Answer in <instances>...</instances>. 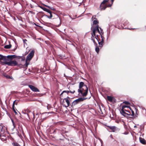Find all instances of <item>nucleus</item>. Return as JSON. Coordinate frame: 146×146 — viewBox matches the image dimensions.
Listing matches in <instances>:
<instances>
[{
    "instance_id": "1",
    "label": "nucleus",
    "mask_w": 146,
    "mask_h": 146,
    "mask_svg": "<svg viewBox=\"0 0 146 146\" xmlns=\"http://www.w3.org/2000/svg\"><path fill=\"white\" fill-rule=\"evenodd\" d=\"M79 88L78 90L79 96L85 97L86 96L88 92V88L83 82H80Z\"/></svg>"
},
{
    "instance_id": "2",
    "label": "nucleus",
    "mask_w": 146,
    "mask_h": 146,
    "mask_svg": "<svg viewBox=\"0 0 146 146\" xmlns=\"http://www.w3.org/2000/svg\"><path fill=\"white\" fill-rule=\"evenodd\" d=\"M68 132V131L65 130V129L64 127L56 128L53 130V133L56 135L61 134L63 135V134Z\"/></svg>"
},
{
    "instance_id": "3",
    "label": "nucleus",
    "mask_w": 146,
    "mask_h": 146,
    "mask_svg": "<svg viewBox=\"0 0 146 146\" xmlns=\"http://www.w3.org/2000/svg\"><path fill=\"white\" fill-rule=\"evenodd\" d=\"M35 51L34 50H32L30 52L29 54L27 56L25 64L24 65L25 68L27 69L28 66L29 64V61L32 59L34 55V53Z\"/></svg>"
},
{
    "instance_id": "4",
    "label": "nucleus",
    "mask_w": 146,
    "mask_h": 146,
    "mask_svg": "<svg viewBox=\"0 0 146 146\" xmlns=\"http://www.w3.org/2000/svg\"><path fill=\"white\" fill-rule=\"evenodd\" d=\"M108 1L109 0H104L100 5L99 7L100 10L101 11L104 10H105L107 7H111L112 5V4L108 5L107 4V3H108Z\"/></svg>"
},
{
    "instance_id": "5",
    "label": "nucleus",
    "mask_w": 146,
    "mask_h": 146,
    "mask_svg": "<svg viewBox=\"0 0 146 146\" xmlns=\"http://www.w3.org/2000/svg\"><path fill=\"white\" fill-rule=\"evenodd\" d=\"M130 110H128L126 112H121V113L125 117H127L128 115L134 116L135 115L134 111L130 108Z\"/></svg>"
},
{
    "instance_id": "6",
    "label": "nucleus",
    "mask_w": 146,
    "mask_h": 146,
    "mask_svg": "<svg viewBox=\"0 0 146 146\" xmlns=\"http://www.w3.org/2000/svg\"><path fill=\"white\" fill-rule=\"evenodd\" d=\"M25 113L27 114V115L28 116V117H29V119H31V118L32 116H33V119H35V113L34 112V111L33 112H32L29 110L27 109L25 110Z\"/></svg>"
},
{
    "instance_id": "7",
    "label": "nucleus",
    "mask_w": 146,
    "mask_h": 146,
    "mask_svg": "<svg viewBox=\"0 0 146 146\" xmlns=\"http://www.w3.org/2000/svg\"><path fill=\"white\" fill-rule=\"evenodd\" d=\"M86 99L87 98H78V99L75 100L72 102L71 106L73 107L75 106L79 103L80 102L83 101L84 100Z\"/></svg>"
},
{
    "instance_id": "8",
    "label": "nucleus",
    "mask_w": 146,
    "mask_h": 146,
    "mask_svg": "<svg viewBox=\"0 0 146 146\" xmlns=\"http://www.w3.org/2000/svg\"><path fill=\"white\" fill-rule=\"evenodd\" d=\"M5 64L8 66H15L18 65V63L16 61L12 60L9 62H6Z\"/></svg>"
},
{
    "instance_id": "9",
    "label": "nucleus",
    "mask_w": 146,
    "mask_h": 146,
    "mask_svg": "<svg viewBox=\"0 0 146 146\" xmlns=\"http://www.w3.org/2000/svg\"><path fill=\"white\" fill-rule=\"evenodd\" d=\"M101 36V41L99 42L98 44H99V46L100 48L102 47L104 44V34L102 35H100Z\"/></svg>"
},
{
    "instance_id": "10",
    "label": "nucleus",
    "mask_w": 146,
    "mask_h": 146,
    "mask_svg": "<svg viewBox=\"0 0 146 146\" xmlns=\"http://www.w3.org/2000/svg\"><path fill=\"white\" fill-rule=\"evenodd\" d=\"M70 93L72 94H74L75 92V91L74 90H73V91H71L69 90H64L63 91L62 93L60 94V97L61 98H62V99L64 98H63V94L64 93H66L67 95H68L69 93Z\"/></svg>"
},
{
    "instance_id": "11",
    "label": "nucleus",
    "mask_w": 146,
    "mask_h": 146,
    "mask_svg": "<svg viewBox=\"0 0 146 146\" xmlns=\"http://www.w3.org/2000/svg\"><path fill=\"white\" fill-rule=\"evenodd\" d=\"M43 10L44 11L47 12L49 13V15L47 16V17L49 19H51L52 17V12L49 9H47L45 7L44 8V9H43Z\"/></svg>"
},
{
    "instance_id": "12",
    "label": "nucleus",
    "mask_w": 146,
    "mask_h": 146,
    "mask_svg": "<svg viewBox=\"0 0 146 146\" xmlns=\"http://www.w3.org/2000/svg\"><path fill=\"white\" fill-rule=\"evenodd\" d=\"M99 27L98 25H97L95 27L93 30V32L94 35H95V33L97 32H98L100 35V31L99 29Z\"/></svg>"
},
{
    "instance_id": "13",
    "label": "nucleus",
    "mask_w": 146,
    "mask_h": 146,
    "mask_svg": "<svg viewBox=\"0 0 146 146\" xmlns=\"http://www.w3.org/2000/svg\"><path fill=\"white\" fill-rule=\"evenodd\" d=\"M104 105L101 104L99 105V108L100 110L98 111L99 113L102 114H103L104 113L102 111V110H104Z\"/></svg>"
},
{
    "instance_id": "14",
    "label": "nucleus",
    "mask_w": 146,
    "mask_h": 146,
    "mask_svg": "<svg viewBox=\"0 0 146 146\" xmlns=\"http://www.w3.org/2000/svg\"><path fill=\"white\" fill-rule=\"evenodd\" d=\"M29 87L33 91L35 92H39V90L36 88L32 85H29Z\"/></svg>"
},
{
    "instance_id": "15",
    "label": "nucleus",
    "mask_w": 146,
    "mask_h": 146,
    "mask_svg": "<svg viewBox=\"0 0 146 146\" xmlns=\"http://www.w3.org/2000/svg\"><path fill=\"white\" fill-rule=\"evenodd\" d=\"M64 100H65L66 102L67 103V105L66 106V107L69 106L70 105V98L68 96L66 98H64Z\"/></svg>"
},
{
    "instance_id": "16",
    "label": "nucleus",
    "mask_w": 146,
    "mask_h": 146,
    "mask_svg": "<svg viewBox=\"0 0 146 146\" xmlns=\"http://www.w3.org/2000/svg\"><path fill=\"white\" fill-rule=\"evenodd\" d=\"M3 75L7 79H11L13 80H14V78H13V77L12 76H10L9 75L5 73H3Z\"/></svg>"
},
{
    "instance_id": "17",
    "label": "nucleus",
    "mask_w": 146,
    "mask_h": 146,
    "mask_svg": "<svg viewBox=\"0 0 146 146\" xmlns=\"http://www.w3.org/2000/svg\"><path fill=\"white\" fill-rule=\"evenodd\" d=\"M108 127L111 130V131L115 132L117 130L115 126H108Z\"/></svg>"
},
{
    "instance_id": "18",
    "label": "nucleus",
    "mask_w": 146,
    "mask_h": 146,
    "mask_svg": "<svg viewBox=\"0 0 146 146\" xmlns=\"http://www.w3.org/2000/svg\"><path fill=\"white\" fill-rule=\"evenodd\" d=\"M17 56L15 55H8L7 56L6 58H7L9 59L10 60H12L14 58H17Z\"/></svg>"
},
{
    "instance_id": "19",
    "label": "nucleus",
    "mask_w": 146,
    "mask_h": 146,
    "mask_svg": "<svg viewBox=\"0 0 146 146\" xmlns=\"http://www.w3.org/2000/svg\"><path fill=\"white\" fill-rule=\"evenodd\" d=\"M55 125H64V122L62 121H59L56 123H54Z\"/></svg>"
},
{
    "instance_id": "20",
    "label": "nucleus",
    "mask_w": 146,
    "mask_h": 146,
    "mask_svg": "<svg viewBox=\"0 0 146 146\" xmlns=\"http://www.w3.org/2000/svg\"><path fill=\"white\" fill-rule=\"evenodd\" d=\"M139 140L140 142L142 144L144 145L146 144V141L144 139L140 137Z\"/></svg>"
},
{
    "instance_id": "21",
    "label": "nucleus",
    "mask_w": 146,
    "mask_h": 146,
    "mask_svg": "<svg viewBox=\"0 0 146 146\" xmlns=\"http://www.w3.org/2000/svg\"><path fill=\"white\" fill-rule=\"evenodd\" d=\"M130 108V107L129 106H127L126 105L123 106L122 107V109L120 111V113H121V112H124L123 111V109H125L126 108H129V109Z\"/></svg>"
},
{
    "instance_id": "22",
    "label": "nucleus",
    "mask_w": 146,
    "mask_h": 146,
    "mask_svg": "<svg viewBox=\"0 0 146 146\" xmlns=\"http://www.w3.org/2000/svg\"><path fill=\"white\" fill-rule=\"evenodd\" d=\"M113 97L110 96H107V99L110 102H111L112 101Z\"/></svg>"
},
{
    "instance_id": "23",
    "label": "nucleus",
    "mask_w": 146,
    "mask_h": 146,
    "mask_svg": "<svg viewBox=\"0 0 146 146\" xmlns=\"http://www.w3.org/2000/svg\"><path fill=\"white\" fill-rule=\"evenodd\" d=\"M94 36H95V38H96V39L97 40L98 43L99 42H100V40L99 38V37L100 35H96V33H95V35Z\"/></svg>"
},
{
    "instance_id": "24",
    "label": "nucleus",
    "mask_w": 146,
    "mask_h": 146,
    "mask_svg": "<svg viewBox=\"0 0 146 146\" xmlns=\"http://www.w3.org/2000/svg\"><path fill=\"white\" fill-rule=\"evenodd\" d=\"M4 130L3 129V127L0 125V133L1 134H3L4 133Z\"/></svg>"
},
{
    "instance_id": "25",
    "label": "nucleus",
    "mask_w": 146,
    "mask_h": 146,
    "mask_svg": "<svg viewBox=\"0 0 146 146\" xmlns=\"http://www.w3.org/2000/svg\"><path fill=\"white\" fill-rule=\"evenodd\" d=\"M12 45L11 44L5 45L4 48L5 49H9L11 48Z\"/></svg>"
},
{
    "instance_id": "26",
    "label": "nucleus",
    "mask_w": 146,
    "mask_h": 146,
    "mask_svg": "<svg viewBox=\"0 0 146 146\" xmlns=\"http://www.w3.org/2000/svg\"><path fill=\"white\" fill-rule=\"evenodd\" d=\"M12 110L13 111H14L15 114H17V111H18L17 110V109L15 108V107H13V106H12Z\"/></svg>"
},
{
    "instance_id": "27",
    "label": "nucleus",
    "mask_w": 146,
    "mask_h": 146,
    "mask_svg": "<svg viewBox=\"0 0 146 146\" xmlns=\"http://www.w3.org/2000/svg\"><path fill=\"white\" fill-rule=\"evenodd\" d=\"M21 129L19 128V131L20 133H22L23 134H24V132L23 131V129L22 127H20Z\"/></svg>"
},
{
    "instance_id": "28",
    "label": "nucleus",
    "mask_w": 146,
    "mask_h": 146,
    "mask_svg": "<svg viewBox=\"0 0 146 146\" xmlns=\"http://www.w3.org/2000/svg\"><path fill=\"white\" fill-rule=\"evenodd\" d=\"M96 46L95 50L97 53H98L99 52L100 49L98 46L97 45V46Z\"/></svg>"
},
{
    "instance_id": "29",
    "label": "nucleus",
    "mask_w": 146,
    "mask_h": 146,
    "mask_svg": "<svg viewBox=\"0 0 146 146\" xmlns=\"http://www.w3.org/2000/svg\"><path fill=\"white\" fill-rule=\"evenodd\" d=\"M18 101H19L18 100H16L13 102V105H12V106H13V107H14L15 104H16V105H17V104L18 102Z\"/></svg>"
},
{
    "instance_id": "30",
    "label": "nucleus",
    "mask_w": 146,
    "mask_h": 146,
    "mask_svg": "<svg viewBox=\"0 0 146 146\" xmlns=\"http://www.w3.org/2000/svg\"><path fill=\"white\" fill-rule=\"evenodd\" d=\"M46 6L48 8L51 9V10L54 11L55 10V9L53 7H51L48 5H46Z\"/></svg>"
},
{
    "instance_id": "31",
    "label": "nucleus",
    "mask_w": 146,
    "mask_h": 146,
    "mask_svg": "<svg viewBox=\"0 0 146 146\" xmlns=\"http://www.w3.org/2000/svg\"><path fill=\"white\" fill-rule=\"evenodd\" d=\"M13 144L14 146H21L18 143L16 142L13 143Z\"/></svg>"
},
{
    "instance_id": "32",
    "label": "nucleus",
    "mask_w": 146,
    "mask_h": 146,
    "mask_svg": "<svg viewBox=\"0 0 146 146\" xmlns=\"http://www.w3.org/2000/svg\"><path fill=\"white\" fill-rule=\"evenodd\" d=\"M99 23V22L98 21L95 20L93 21V24L94 25H96L98 23Z\"/></svg>"
},
{
    "instance_id": "33",
    "label": "nucleus",
    "mask_w": 146,
    "mask_h": 146,
    "mask_svg": "<svg viewBox=\"0 0 146 146\" xmlns=\"http://www.w3.org/2000/svg\"><path fill=\"white\" fill-rule=\"evenodd\" d=\"M123 103L127 105H130L131 104L128 101H124L123 102Z\"/></svg>"
},
{
    "instance_id": "34",
    "label": "nucleus",
    "mask_w": 146,
    "mask_h": 146,
    "mask_svg": "<svg viewBox=\"0 0 146 146\" xmlns=\"http://www.w3.org/2000/svg\"><path fill=\"white\" fill-rule=\"evenodd\" d=\"M91 38L92 40L94 39V38H95V36H94V35L93 32L92 33V36Z\"/></svg>"
},
{
    "instance_id": "35",
    "label": "nucleus",
    "mask_w": 146,
    "mask_h": 146,
    "mask_svg": "<svg viewBox=\"0 0 146 146\" xmlns=\"http://www.w3.org/2000/svg\"><path fill=\"white\" fill-rule=\"evenodd\" d=\"M100 35H102L104 34L103 31L101 28H100Z\"/></svg>"
},
{
    "instance_id": "36",
    "label": "nucleus",
    "mask_w": 146,
    "mask_h": 146,
    "mask_svg": "<svg viewBox=\"0 0 146 146\" xmlns=\"http://www.w3.org/2000/svg\"><path fill=\"white\" fill-rule=\"evenodd\" d=\"M21 133H20L19 132V131H18L17 133V135L18 136L21 138H22V135H21Z\"/></svg>"
},
{
    "instance_id": "37",
    "label": "nucleus",
    "mask_w": 146,
    "mask_h": 146,
    "mask_svg": "<svg viewBox=\"0 0 146 146\" xmlns=\"http://www.w3.org/2000/svg\"><path fill=\"white\" fill-rule=\"evenodd\" d=\"M93 41L94 44L95 46H97L98 45L97 43L96 42L94 39H93L92 40Z\"/></svg>"
},
{
    "instance_id": "38",
    "label": "nucleus",
    "mask_w": 146,
    "mask_h": 146,
    "mask_svg": "<svg viewBox=\"0 0 146 146\" xmlns=\"http://www.w3.org/2000/svg\"><path fill=\"white\" fill-rule=\"evenodd\" d=\"M23 42L24 43V44H26V42L27 41V40L26 39H24L23 40Z\"/></svg>"
},
{
    "instance_id": "39",
    "label": "nucleus",
    "mask_w": 146,
    "mask_h": 146,
    "mask_svg": "<svg viewBox=\"0 0 146 146\" xmlns=\"http://www.w3.org/2000/svg\"><path fill=\"white\" fill-rule=\"evenodd\" d=\"M12 123H13V125L14 127H16V126L15 124L14 121L12 120Z\"/></svg>"
},
{
    "instance_id": "40",
    "label": "nucleus",
    "mask_w": 146,
    "mask_h": 146,
    "mask_svg": "<svg viewBox=\"0 0 146 146\" xmlns=\"http://www.w3.org/2000/svg\"><path fill=\"white\" fill-rule=\"evenodd\" d=\"M128 110L126 109H123V111L124 112H126Z\"/></svg>"
},
{
    "instance_id": "41",
    "label": "nucleus",
    "mask_w": 146,
    "mask_h": 146,
    "mask_svg": "<svg viewBox=\"0 0 146 146\" xmlns=\"http://www.w3.org/2000/svg\"><path fill=\"white\" fill-rule=\"evenodd\" d=\"M114 141L115 143H116L117 145H118V142L115 140Z\"/></svg>"
},
{
    "instance_id": "42",
    "label": "nucleus",
    "mask_w": 146,
    "mask_h": 146,
    "mask_svg": "<svg viewBox=\"0 0 146 146\" xmlns=\"http://www.w3.org/2000/svg\"><path fill=\"white\" fill-rule=\"evenodd\" d=\"M135 29V28H128L127 29H129L130 30H133V29Z\"/></svg>"
},
{
    "instance_id": "43",
    "label": "nucleus",
    "mask_w": 146,
    "mask_h": 146,
    "mask_svg": "<svg viewBox=\"0 0 146 146\" xmlns=\"http://www.w3.org/2000/svg\"><path fill=\"white\" fill-rule=\"evenodd\" d=\"M38 7H40V8L41 9H42L43 10V9H44V7H43L41 6H39Z\"/></svg>"
},
{
    "instance_id": "44",
    "label": "nucleus",
    "mask_w": 146,
    "mask_h": 146,
    "mask_svg": "<svg viewBox=\"0 0 146 146\" xmlns=\"http://www.w3.org/2000/svg\"><path fill=\"white\" fill-rule=\"evenodd\" d=\"M111 4H112V5L113 2H114V0H111Z\"/></svg>"
},
{
    "instance_id": "45",
    "label": "nucleus",
    "mask_w": 146,
    "mask_h": 146,
    "mask_svg": "<svg viewBox=\"0 0 146 146\" xmlns=\"http://www.w3.org/2000/svg\"><path fill=\"white\" fill-rule=\"evenodd\" d=\"M110 136L113 139V137L112 136V135H110Z\"/></svg>"
},
{
    "instance_id": "46",
    "label": "nucleus",
    "mask_w": 146,
    "mask_h": 146,
    "mask_svg": "<svg viewBox=\"0 0 146 146\" xmlns=\"http://www.w3.org/2000/svg\"><path fill=\"white\" fill-rule=\"evenodd\" d=\"M43 119H42L41 121V122H43Z\"/></svg>"
},
{
    "instance_id": "47",
    "label": "nucleus",
    "mask_w": 146,
    "mask_h": 146,
    "mask_svg": "<svg viewBox=\"0 0 146 146\" xmlns=\"http://www.w3.org/2000/svg\"><path fill=\"white\" fill-rule=\"evenodd\" d=\"M2 134H1H1H0V137H1V136H2Z\"/></svg>"
},
{
    "instance_id": "48",
    "label": "nucleus",
    "mask_w": 146,
    "mask_h": 146,
    "mask_svg": "<svg viewBox=\"0 0 146 146\" xmlns=\"http://www.w3.org/2000/svg\"><path fill=\"white\" fill-rule=\"evenodd\" d=\"M137 117V115H135L134 116V117Z\"/></svg>"
},
{
    "instance_id": "49",
    "label": "nucleus",
    "mask_w": 146,
    "mask_h": 146,
    "mask_svg": "<svg viewBox=\"0 0 146 146\" xmlns=\"http://www.w3.org/2000/svg\"><path fill=\"white\" fill-rule=\"evenodd\" d=\"M137 127V126H134V127H135H135Z\"/></svg>"
},
{
    "instance_id": "50",
    "label": "nucleus",
    "mask_w": 146,
    "mask_h": 146,
    "mask_svg": "<svg viewBox=\"0 0 146 146\" xmlns=\"http://www.w3.org/2000/svg\"><path fill=\"white\" fill-rule=\"evenodd\" d=\"M65 95V94H64V93L63 95V96H64Z\"/></svg>"
},
{
    "instance_id": "51",
    "label": "nucleus",
    "mask_w": 146,
    "mask_h": 146,
    "mask_svg": "<svg viewBox=\"0 0 146 146\" xmlns=\"http://www.w3.org/2000/svg\"><path fill=\"white\" fill-rule=\"evenodd\" d=\"M36 115H38V113H37L36 114Z\"/></svg>"
},
{
    "instance_id": "52",
    "label": "nucleus",
    "mask_w": 146,
    "mask_h": 146,
    "mask_svg": "<svg viewBox=\"0 0 146 146\" xmlns=\"http://www.w3.org/2000/svg\"><path fill=\"white\" fill-rule=\"evenodd\" d=\"M129 22H127V23H128Z\"/></svg>"
}]
</instances>
